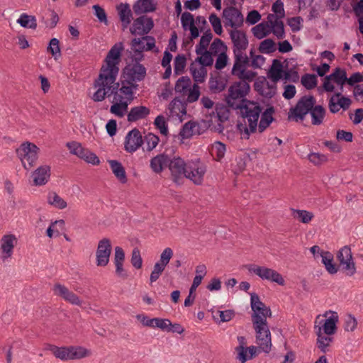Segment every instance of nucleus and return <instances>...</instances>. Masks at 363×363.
<instances>
[{"instance_id":"nucleus-1","label":"nucleus","mask_w":363,"mask_h":363,"mask_svg":"<svg viewBox=\"0 0 363 363\" xmlns=\"http://www.w3.org/2000/svg\"><path fill=\"white\" fill-rule=\"evenodd\" d=\"M123 49V44L118 43L108 51L100 74L94 82V87L97 88L92 96L94 101H102L106 96L113 95L119 86L118 83L115 82L119 72L118 65Z\"/></svg>"},{"instance_id":"nucleus-2","label":"nucleus","mask_w":363,"mask_h":363,"mask_svg":"<svg viewBox=\"0 0 363 363\" xmlns=\"http://www.w3.org/2000/svg\"><path fill=\"white\" fill-rule=\"evenodd\" d=\"M238 109L243 119V123L237 124L242 139H249L250 135L256 133L257 130L259 133L264 132L273 121V107L262 111L263 108L258 103L249 101Z\"/></svg>"},{"instance_id":"nucleus-3","label":"nucleus","mask_w":363,"mask_h":363,"mask_svg":"<svg viewBox=\"0 0 363 363\" xmlns=\"http://www.w3.org/2000/svg\"><path fill=\"white\" fill-rule=\"evenodd\" d=\"M315 99L313 96H303L289 112V118L295 121H303L310 112L313 125H320L323 122L325 109L320 105L315 106Z\"/></svg>"},{"instance_id":"nucleus-4","label":"nucleus","mask_w":363,"mask_h":363,"mask_svg":"<svg viewBox=\"0 0 363 363\" xmlns=\"http://www.w3.org/2000/svg\"><path fill=\"white\" fill-rule=\"evenodd\" d=\"M250 91V85L247 82L239 81L233 83L228 89V94L225 97V101L228 107L232 109H238L240 106L248 102L245 99Z\"/></svg>"},{"instance_id":"nucleus-5","label":"nucleus","mask_w":363,"mask_h":363,"mask_svg":"<svg viewBox=\"0 0 363 363\" xmlns=\"http://www.w3.org/2000/svg\"><path fill=\"white\" fill-rule=\"evenodd\" d=\"M50 350L54 356L63 361L79 359L91 355L90 350L80 346L57 347L50 346Z\"/></svg>"},{"instance_id":"nucleus-6","label":"nucleus","mask_w":363,"mask_h":363,"mask_svg":"<svg viewBox=\"0 0 363 363\" xmlns=\"http://www.w3.org/2000/svg\"><path fill=\"white\" fill-rule=\"evenodd\" d=\"M38 151L39 148L30 142L23 143L16 150L17 155L26 169L28 170L35 165L38 158Z\"/></svg>"},{"instance_id":"nucleus-7","label":"nucleus","mask_w":363,"mask_h":363,"mask_svg":"<svg viewBox=\"0 0 363 363\" xmlns=\"http://www.w3.org/2000/svg\"><path fill=\"white\" fill-rule=\"evenodd\" d=\"M253 328L255 331V342L258 345L259 350L264 353H269L272 343L271 332L267 322L253 324Z\"/></svg>"},{"instance_id":"nucleus-8","label":"nucleus","mask_w":363,"mask_h":363,"mask_svg":"<svg viewBox=\"0 0 363 363\" xmlns=\"http://www.w3.org/2000/svg\"><path fill=\"white\" fill-rule=\"evenodd\" d=\"M207 167L200 159L191 160L187 162L185 178L189 179L195 185L202 184Z\"/></svg>"},{"instance_id":"nucleus-9","label":"nucleus","mask_w":363,"mask_h":363,"mask_svg":"<svg viewBox=\"0 0 363 363\" xmlns=\"http://www.w3.org/2000/svg\"><path fill=\"white\" fill-rule=\"evenodd\" d=\"M250 305L253 311L252 314V324L267 322V318L271 317L272 311L260 301L259 296L255 293L250 294Z\"/></svg>"},{"instance_id":"nucleus-10","label":"nucleus","mask_w":363,"mask_h":363,"mask_svg":"<svg viewBox=\"0 0 363 363\" xmlns=\"http://www.w3.org/2000/svg\"><path fill=\"white\" fill-rule=\"evenodd\" d=\"M245 267L250 272L255 274L263 280L275 282L280 286H284L285 284V281L281 274L274 269L255 264H247Z\"/></svg>"},{"instance_id":"nucleus-11","label":"nucleus","mask_w":363,"mask_h":363,"mask_svg":"<svg viewBox=\"0 0 363 363\" xmlns=\"http://www.w3.org/2000/svg\"><path fill=\"white\" fill-rule=\"evenodd\" d=\"M187 166L184 159L179 156L171 157L168 169L170 172L171 179L177 184H182Z\"/></svg>"},{"instance_id":"nucleus-12","label":"nucleus","mask_w":363,"mask_h":363,"mask_svg":"<svg viewBox=\"0 0 363 363\" xmlns=\"http://www.w3.org/2000/svg\"><path fill=\"white\" fill-rule=\"evenodd\" d=\"M154 21L151 17L142 15L133 20L129 28L130 32L133 35L145 36L154 28Z\"/></svg>"},{"instance_id":"nucleus-13","label":"nucleus","mask_w":363,"mask_h":363,"mask_svg":"<svg viewBox=\"0 0 363 363\" xmlns=\"http://www.w3.org/2000/svg\"><path fill=\"white\" fill-rule=\"evenodd\" d=\"M337 258L340 262V266L347 276L351 277L356 273V266L350 247L344 246L342 247L337 252Z\"/></svg>"},{"instance_id":"nucleus-14","label":"nucleus","mask_w":363,"mask_h":363,"mask_svg":"<svg viewBox=\"0 0 363 363\" xmlns=\"http://www.w3.org/2000/svg\"><path fill=\"white\" fill-rule=\"evenodd\" d=\"M123 73L126 84L133 85L134 82L142 81L145 78L146 69L143 65L135 62L128 65Z\"/></svg>"},{"instance_id":"nucleus-15","label":"nucleus","mask_w":363,"mask_h":363,"mask_svg":"<svg viewBox=\"0 0 363 363\" xmlns=\"http://www.w3.org/2000/svg\"><path fill=\"white\" fill-rule=\"evenodd\" d=\"M67 147L72 155L84 160L93 165H98L100 163L99 157L88 149L84 148L82 145L77 142L67 143Z\"/></svg>"},{"instance_id":"nucleus-16","label":"nucleus","mask_w":363,"mask_h":363,"mask_svg":"<svg viewBox=\"0 0 363 363\" xmlns=\"http://www.w3.org/2000/svg\"><path fill=\"white\" fill-rule=\"evenodd\" d=\"M323 316L326 317L325 320H323L322 325H317V320L315 321L314 330L316 331V328H320L321 332L326 335H334L337 331V323L338 322V315L335 311H326ZM320 317L318 315L316 319Z\"/></svg>"},{"instance_id":"nucleus-17","label":"nucleus","mask_w":363,"mask_h":363,"mask_svg":"<svg viewBox=\"0 0 363 363\" xmlns=\"http://www.w3.org/2000/svg\"><path fill=\"white\" fill-rule=\"evenodd\" d=\"M52 291L55 296L61 298L72 305H82V302L79 297L73 291H70L66 286L60 283H56L53 285Z\"/></svg>"},{"instance_id":"nucleus-18","label":"nucleus","mask_w":363,"mask_h":363,"mask_svg":"<svg viewBox=\"0 0 363 363\" xmlns=\"http://www.w3.org/2000/svg\"><path fill=\"white\" fill-rule=\"evenodd\" d=\"M111 249V244L109 239L104 238L99 242L96 252L97 266L105 267L108 264Z\"/></svg>"},{"instance_id":"nucleus-19","label":"nucleus","mask_w":363,"mask_h":363,"mask_svg":"<svg viewBox=\"0 0 363 363\" xmlns=\"http://www.w3.org/2000/svg\"><path fill=\"white\" fill-rule=\"evenodd\" d=\"M18 243V239L13 234H6L0 240V252L2 260L11 258L13 249Z\"/></svg>"},{"instance_id":"nucleus-20","label":"nucleus","mask_w":363,"mask_h":363,"mask_svg":"<svg viewBox=\"0 0 363 363\" xmlns=\"http://www.w3.org/2000/svg\"><path fill=\"white\" fill-rule=\"evenodd\" d=\"M342 92L339 91L329 99L328 108L332 113H337L340 108L344 111L347 110L352 104V100L346 96H342Z\"/></svg>"},{"instance_id":"nucleus-21","label":"nucleus","mask_w":363,"mask_h":363,"mask_svg":"<svg viewBox=\"0 0 363 363\" xmlns=\"http://www.w3.org/2000/svg\"><path fill=\"white\" fill-rule=\"evenodd\" d=\"M230 37L233 43V52L246 50L249 42L244 31L238 29L231 30Z\"/></svg>"},{"instance_id":"nucleus-22","label":"nucleus","mask_w":363,"mask_h":363,"mask_svg":"<svg viewBox=\"0 0 363 363\" xmlns=\"http://www.w3.org/2000/svg\"><path fill=\"white\" fill-rule=\"evenodd\" d=\"M143 140L140 132L134 128L130 130L126 135L124 147L128 152H135L143 144Z\"/></svg>"},{"instance_id":"nucleus-23","label":"nucleus","mask_w":363,"mask_h":363,"mask_svg":"<svg viewBox=\"0 0 363 363\" xmlns=\"http://www.w3.org/2000/svg\"><path fill=\"white\" fill-rule=\"evenodd\" d=\"M223 16L226 21V23L232 28L240 27L243 23V16L242 13L235 7H228L224 9Z\"/></svg>"},{"instance_id":"nucleus-24","label":"nucleus","mask_w":363,"mask_h":363,"mask_svg":"<svg viewBox=\"0 0 363 363\" xmlns=\"http://www.w3.org/2000/svg\"><path fill=\"white\" fill-rule=\"evenodd\" d=\"M157 9V3L155 0H137L133 6V11L137 15L152 13Z\"/></svg>"},{"instance_id":"nucleus-25","label":"nucleus","mask_w":363,"mask_h":363,"mask_svg":"<svg viewBox=\"0 0 363 363\" xmlns=\"http://www.w3.org/2000/svg\"><path fill=\"white\" fill-rule=\"evenodd\" d=\"M277 82L272 79L270 82L264 80L260 83H255V86L262 96L271 99L276 94Z\"/></svg>"},{"instance_id":"nucleus-26","label":"nucleus","mask_w":363,"mask_h":363,"mask_svg":"<svg viewBox=\"0 0 363 363\" xmlns=\"http://www.w3.org/2000/svg\"><path fill=\"white\" fill-rule=\"evenodd\" d=\"M50 177V167L48 165L39 167L32 174L33 182L35 186L45 185Z\"/></svg>"},{"instance_id":"nucleus-27","label":"nucleus","mask_w":363,"mask_h":363,"mask_svg":"<svg viewBox=\"0 0 363 363\" xmlns=\"http://www.w3.org/2000/svg\"><path fill=\"white\" fill-rule=\"evenodd\" d=\"M170 158L171 157L164 153L159 154L152 157L150 164L152 172L156 174L161 173L164 167H169Z\"/></svg>"},{"instance_id":"nucleus-28","label":"nucleus","mask_w":363,"mask_h":363,"mask_svg":"<svg viewBox=\"0 0 363 363\" xmlns=\"http://www.w3.org/2000/svg\"><path fill=\"white\" fill-rule=\"evenodd\" d=\"M168 110L169 117L182 118L186 113V104L180 99L175 98L170 102Z\"/></svg>"},{"instance_id":"nucleus-29","label":"nucleus","mask_w":363,"mask_h":363,"mask_svg":"<svg viewBox=\"0 0 363 363\" xmlns=\"http://www.w3.org/2000/svg\"><path fill=\"white\" fill-rule=\"evenodd\" d=\"M117 11L123 30H125L130 26L132 19V11L128 4H121L117 6Z\"/></svg>"},{"instance_id":"nucleus-30","label":"nucleus","mask_w":363,"mask_h":363,"mask_svg":"<svg viewBox=\"0 0 363 363\" xmlns=\"http://www.w3.org/2000/svg\"><path fill=\"white\" fill-rule=\"evenodd\" d=\"M317 335V347L323 353L327 352L329 350V347L333 341V337L331 335H326L321 332L320 328H316L315 331Z\"/></svg>"},{"instance_id":"nucleus-31","label":"nucleus","mask_w":363,"mask_h":363,"mask_svg":"<svg viewBox=\"0 0 363 363\" xmlns=\"http://www.w3.org/2000/svg\"><path fill=\"white\" fill-rule=\"evenodd\" d=\"M150 113V109L146 106H138L133 107L127 116L128 121L129 122H135L145 118Z\"/></svg>"},{"instance_id":"nucleus-32","label":"nucleus","mask_w":363,"mask_h":363,"mask_svg":"<svg viewBox=\"0 0 363 363\" xmlns=\"http://www.w3.org/2000/svg\"><path fill=\"white\" fill-rule=\"evenodd\" d=\"M113 102L110 112L119 118L123 117L128 111V101H122L118 96H113Z\"/></svg>"},{"instance_id":"nucleus-33","label":"nucleus","mask_w":363,"mask_h":363,"mask_svg":"<svg viewBox=\"0 0 363 363\" xmlns=\"http://www.w3.org/2000/svg\"><path fill=\"white\" fill-rule=\"evenodd\" d=\"M190 72L193 79L197 83H202L205 81L207 75V69L206 67L202 66L197 62H192L190 65Z\"/></svg>"},{"instance_id":"nucleus-34","label":"nucleus","mask_w":363,"mask_h":363,"mask_svg":"<svg viewBox=\"0 0 363 363\" xmlns=\"http://www.w3.org/2000/svg\"><path fill=\"white\" fill-rule=\"evenodd\" d=\"M233 55L234 65L232 69V73H235L237 71L246 67L250 63V60L246 55L245 51L233 52Z\"/></svg>"},{"instance_id":"nucleus-35","label":"nucleus","mask_w":363,"mask_h":363,"mask_svg":"<svg viewBox=\"0 0 363 363\" xmlns=\"http://www.w3.org/2000/svg\"><path fill=\"white\" fill-rule=\"evenodd\" d=\"M135 87V86L128 84H125L123 83L122 86L120 89H117L115 90L113 93V96H118L122 101H128L129 104L133 99V88Z\"/></svg>"},{"instance_id":"nucleus-36","label":"nucleus","mask_w":363,"mask_h":363,"mask_svg":"<svg viewBox=\"0 0 363 363\" xmlns=\"http://www.w3.org/2000/svg\"><path fill=\"white\" fill-rule=\"evenodd\" d=\"M284 70L281 62L277 59H274L269 72L271 79L278 82L283 78Z\"/></svg>"},{"instance_id":"nucleus-37","label":"nucleus","mask_w":363,"mask_h":363,"mask_svg":"<svg viewBox=\"0 0 363 363\" xmlns=\"http://www.w3.org/2000/svg\"><path fill=\"white\" fill-rule=\"evenodd\" d=\"M111 169L116 177V178L122 183L127 182V177L124 167L121 162L117 160H110L109 162Z\"/></svg>"},{"instance_id":"nucleus-38","label":"nucleus","mask_w":363,"mask_h":363,"mask_svg":"<svg viewBox=\"0 0 363 363\" xmlns=\"http://www.w3.org/2000/svg\"><path fill=\"white\" fill-rule=\"evenodd\" d=\"M322 263L325 265L326 270L331 274H334L337 272V266L333 263V255L328 252H320Z\"/></svg>"},{"instance_id":"nucleus-39","label":"nucleus","mask_w":363,"mask_h":363,"mask_svg":"<svg viewBox=\"0 0 363 363\" xmlns=\"http://www.w3.org/2000/svg\"><path fill=\"white\" fill-rule=\"evenodd\" d=\"M291 211L294 218L304 224L309 223L314 218V214L312 212L306 210L291 208Z\"/></svg>"},{"instance_id":"nucleus-40","label":"nucleus","mask_w":363,"mask_h":363,"mask_svg":"<svg viewBox=\"0 0 363 363\" xmlns=\"http://www.w3.org/2000/svg\"><path fill=\"white\" fill-rule=\"evenodd\" d=\"M330 77L335 83L340 86V91L342 92L343 86L347 83V74L345 70L337 67L330 74Z\"/></svg>"},{"instance_id":"nucleus-41","label":"nucleus","mask_w":363,"mask_h":363,"mask_svg":"<svg viewBox=\"0 0 363 363\" xmlns=\"http://www.w3.org/2000/svg\"><path fill=\"white\" fill-rule=\"evenodd\" d=\"M48 203L58 209H64L67 207V202L56 192H49L47 196Z\"/></svg>"},{"instance_id":"nucleus-42","label":"nucleus","mask_w":363,"mask_h":363,"mask_svg":"<svg viewBox=\"0 0 363 363\" xmlns=\"http://www.w3.org/2000/svg\"><path fill=\"white\" fill-rule=\"evenodd\" d=\"M198 57L196 58L194 62L201 64L202 66L207 67L211 66L213 63V59L212 55L207 50H201L199 52H196Z\"/></svg>"},{"instance_id":"nucleus-43","label":"nucleus","mask_w":363,"mask_h":363,"mask_svg":"<svg viewBox=\"0 0 363 363\" xmlns=\"http://www.w3.org/2000/svg\"><path fill=\"white\" fill-rule=\"evenodd\" d=\"M252 30L255 37L258 39H262L271 33L269 25L267 23H261L253 27Z\"/></svg>"},{"instance_id":"nucleus-44","label":"nucleus","mask_w":363,"mask_h":363,"mask_svg":"<svg viewBox=\"0 0 363 363\" xmlns=\"http://www.w3.org/2000/svg\"><path fill=\"white\" fill-rule=\"evenodd\" d=\"M17 23L23 28H28L32 29H35L37 28L35 17L33 16H29L26 13L21 14L19 18L17 20Z\"/></svg>"},{"instance_id":"nucleus-45","label":"nucleus","mask_w":363,"mask_h":363,"mask_svg":"<svg viewBox=\"0 0 363 363\" xmlns=\"http://www.w3.org/2000/svg\"><path fill=\"white\" fill-rule=\"evenodd\" d=\"M197 127L198 124L196 122L189 121L182 126L179 135L183 139L190 138L195 133V128Z\"/></svg>"},{"instance_id":"nucleus-46","label":"nucleus","mask_w":363,"mask_h":363,"mask_svg":"<svg viewBox=\"0 0 363 363\" xmlns=\"http://www.w3.org/2000/svg\"><path fill=\"white\" fill-rule=\"evenodd\" d=\"M226 152L225 144L220 141H216L212 145L211 155L216 157L217 161L221 160Z\"/></svg>"},{"instance_id":"nucleus-47","label":"nucleus","mask_w":363,"mask_h":363,"mask_svg":"<svg viewBox=\"0 0 363 363\" xmlns=\"http://www.w3.org/2000/svg\"><path fill=\"white\" fill-rule=\"evenodd\" d=\"M213 117L220 122H224L228 120L230 112L228 108L223 104H217L216 106V114L213 112Z\"/></svg>"},{"instance_id":"nucleus-48","label":"nucleus","mask_w":363,"mask_h":363,"mask_svg":"<svg viewBox=\"0 0 363 363\" xmlns=\"http://www.w3.org/2000/svg\"><path fill=\"white\" fill-rule=\"evenodd\" d=\"M191 79L188 77H182L175 84V91L179 94H184L190 89Z\"/></svg>"},{"instance_id":"nucleus-49","label":"nucleus","mask_w":363,"mask_h":363,"mask_svg":"<svg viewBox=\"0 0 363 363\" xmlns=\"http://www.w3.org/2000/svg\"><path fill=\"white\" fill-rule=\"evenodd\" d=\"M226 50L227 47L223 42L219 38H216L211 44L208 51L212 55L216 56L218 55L220 53H223V52H226Z\"/></svg>"},{"instance_id":"nucleus-50","label":"nucleus","mask_w":363,"mask_h":363,"mask_svg":"<svg viewBox=\"0 0 363 363\" xmlns=\"http://www.w3.org/2000/svg\"><path fill=\"white\" fill-rule=\"evenodd\" d=\"M212 38L213 34L211 33V30H208L204 33L200 39L199 43L196 46V52H199L201 50H207Z\"/></svg>"},{"instance_id":"nucleus-51","label":"nucleus","mask_w":363,"mask_h":363,"mask_svg":"<svg viewBox=\"0 0 363 363\" xmlns=\"http://www.w3.org/2000/svg\"><path fill=\"white\" fill-rule=\"evenodd\" d=\"M232 74L238 77L240 81L244 82H252L256 76V73L255 72L247 70L246 69V67H244L235 73H232Z\"/></svg>"},{"instance_id":"nucleus-52","label":"nucleus","mask_w":363,"mask_h":363,"mask_svg":"<svg viewBox=\"0 0 363 363\" xmlns=\"http://www.w3.org/2000/svg\"><path fill=\"white\" fill-rule=\"evenodd\" d=\"M238 340L240 344V345L236 347V350L238 352V359L241 362V363H245L247 359L246 356V347H245V345H246V340L243 336H239L238 337Z\"/></svg>"},{"instance_id":"nucleus-53","label":"nucleus","mask_w":363,"mask_h":363,"mask_svg":"<svg viewBox=\"0 0 363 363\" xmlns=\"http://www.w3.org/2000/svg\"><path fill=\"white\" fill-rule=\"evenodd\" d=\"M301 84L307 89H312L317 85V77L315 74H306L301 77Z\"/></svg>"},{"instance_id":"nucleus-54","label":"nucleus","mask_w":363,"mask_h":363,"mask_svg":"<svg viewBox=\"0 0 363 363\" xmlns=\"http://www.w3.org/2000/svg\"><path fill=\"white\" fill-rule=\"evenodd\" d=\"M186 59L184 55H178L174 62V72L175 74H180L183 72L186 66Z\"/></svg>"},{"instance_id":"nucleus-55","label":"nucleus","mask_w":363,"mask_h":363,"mask_svg":"<svg viewBox=\"0 0 363 363\" xmlns=\"http://www.w3.org/2000/svg\"><path fill=\"white\" fill-rule=\"evenodd\" d=\"M259 50L262 53H271L276 50L275 43L272 39H265L259 44Z\"/></svg>"},{"instance_id":"nucleus-56","label":"nucleus","mask_w":363,"mask_h":363,"mask_svg":"<svg viewBox=\"0 0 363 363\" xmlns=\"http://www.w3.org/2000/svg\"><path fill=\"white\" fill-rule=\"evenodd\" d=\"M269 27L271 32H272L278 38L280 39L284 37V23L281 19L274 23L273 25L269 26Z\"/></svg>"},{"instance_id":"nucleus-57","label":"nucleus","mask_w":363,"mask_h":363,"mask_svg":"<svg viewBox=\"0 0 363 363\" xmlns=\"http://www.w3.org/2000/svg\"><path fill=\"white\" fill-rule=\"evenodd\" d=\"M48 51L52 54L55 60L60 56V41L57 38H52L50 40Z\"/></svg>"},{"instance_id":"nucleus-58","label":"nucleus","mask_w":363,"mask_h":363,"mask_svg":"<svg viewBox=\"0 0 363 363\" xmlns=\"http://www.w3.org/2000/svg\"><path fill=\"white\" fill-rule=\"evenodd\" d=\"M209 21L213 27L214 32L217 35H221L223 32L220 19L215 13H211L209 16Z\"/></svg>"},{"instance_id":"nucleus-59","label":"nucleus","mask_w":363,"mask_h":363,"mask_svg":"<svg viewBox=\"0 0 363 363\" xmlns=\"http://www.w3.org/2000/svg\"><path fill=\"white\" fill-rule=\"evenodd\" d=\"M181 22L184 30H187L189 28L194 25L193 15L189 12H184L181 17Z\"/></svg>"},{"instance_id":"nucleus-60","label":"nucleus","mask_w":363,"mask_h":363,"mask_svg":"<svg viewBox=\"0 0 363 363\" xmlns=\"http://www.w3.org/2000/svg\"><path fill=\"white\" fill-rule=\"evenodd\" d=\"M131 264L136 269L142 267L143 259L140 255V252L138 248H134L132 251Z\"/></svg>"},{"instance_id":"nucleus-61","label":"nucleus","mask_w":363,"mask_h":363,"mask_svg":"<svg viewBox=\"0 0 363 363\" xmlns=\"http://www.w3.org/2000/svg\"><path fill=\"white\" fill-rule=\"evenodd\" d=\"M156 127L160 130L161 134L167 135L168 133V128L163 116H158L154 122Z\"/></svg>"},{"instance_id":"nucleus-62","label":"nucleus","mask_w":363,"mask_h":363,"mask_svg":"<svg viewBox=\"0 0 363 363\" xmlns=\"http://www.w3.org/2000/svg\"><path fill=\"white\" fill-rule=\"evenodd\" d=\"M145 142H146L147 150V151H151L154 148H155L156 146L158 145V143L160 141L159 138L157 135H154L152 133L147 134L145 136Z\"/></svg>"},{"instance_id":"nucleus-63","label":"nucleus","mask_w":363,"mask_h":363,"mask_svg":"<svg viewBox=\"0 0 363 363\" xmlns=\"http://www.w3.org/2000/svg\"><path fill=\"white\" fill-rule=\"evenodd\" d=\"M357 326V319L352 315H348L344 323V329L347 332H353Z\"/></svg>"},{"instance_id":"nucleus-64","label":"nucleus","mask_w":363,"mask_h":363,"mask_svg":"<svg viewBox=\"0 0 363 363\" xmlns=\"http://www.w3.org/2000/svg\"><path fill=\"white\" fill-rule=\"evenodd\" d=\"M251 63L250 65L255 68H261L264 64L265 58L260 55H254L253 51H250Z\"/></svg>"}]
</instances>
